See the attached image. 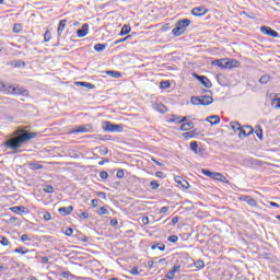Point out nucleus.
<instances>
[{
    "label": "nucleus",
    "instance_id": "51",
    "mask_svg": "<svg viewBox=\"0 0 280 280\" xmlns=\"http://www.w3.org/2000/svg\"><path fill=\"white\" fill-rule=\"evenodd\" d=\"M116 176H117L118 178H124V176H125L124 168H119V170L117 171V173H116Z\"/></svg>",
    "mask_w": 280,
    "mask_h": 280
},
{
    "label": "nucleus",
    "instance_id": "19",
    "mask_svg": "<svg viewBox=\"0 0 280 280\" xmlns=\"http://www.w3.org/2000/svg\"><path fill=\"white\" fill-rule=\"evenodd\" d=\"M182 137L184 139H194L198 137V129H192L191 131L184 132L182 133Z\"/></svg>",
    "mask_w": 280,
    "mask_h": 280
},
{
    "label": "nucleus",
    "instance_id": "57",
    "mask_svg": "<svg viewBox=\"0 0 280 280\" xmlns=\"http://www.w3.org/2000/svg\"><path fill=\"white\" fill-rule=\"evenodd\" d=\"M155 176H156V178H165V173H163V172H161V171H158V172L155 173Z\"/></svg>",
    "mask_w": 280,
    "mask_h": 280
},
{
    "label": "nucleus",
    "instance_id": "23",
    "mask_svg": "<svg viewBox=\"0 0 280 280\" xmlns=\"http://www.w3.org/2000/svg\"><path fill=\"white\" fill-rule=\"evenodd\" d=\"M179 130H182L183 132H187V130H194V122H183L182 126L179 127Z\"/></svg>",
    "mask_w": 280,
    "mask_h": 280
},
{
    "label": "nucleus",
    "instance_id": "14",
    "mask_svg": "<svg viewBox=\"0 0 280 280\" xmlns=\"http://www.w3.org/2000/svg\"><path fill=\"white\" fill-rule=\"evenodd\" d=\"M67 27V20H61L59 21V25H58V28H57V36H58V39L61 38L62 36V33L65 32V28Z\"/></svg>",
    "mask_w": 280,
    "mask_h": 280
},
{
    "label": "nucleus",
    "instance_id": "27",
    "mask_svg": "<svg viewBox=\"0 0 280 280\" xmlns=\"http://www.w3.org/2000/svg\"><path fill=\"white\" fill-rule=\"evenodd\" d=\"M14 253H19L20 255H27V253H36V250L35 249L30 250L25 247H19L14 249Z\"/></svg>",
    "mask_w": 280,
    "mask_h": 280
},
{
    "label": "nucleus",
    "instance_id": "4",
    "mask_svg": "<svg viewBox=\"0 0 280 280\" xmlns=\"http://www.w3.org/2000/svg\"><path fill=\"white\" fill-rule=\"evenodd\" d=\"M102 128L104 132H124V125L113 124L108 120L103 121Z\"/></svg>",
    "mask_w": 280,
    "mask_h": 280
},
{
    "label": "nucleus",
    "instance_id": "25",
    "mask_svg": "<svg viewBox=\"0 0 280 280\" xmlns=\"http://www.w3.org/2000/svg\"><path fill=\"white\" fill-rule=\"evenodd\" d=\"M129 32H132V27H130V25H128V24H125V25L121 27V30H120L118 36H126V35H128Z\"/></svg>",
    "mask_w": 280,
    "mask_h": 280
},
{
    "label": "nucleus",
    "instance_id": "62",
    "mask_svg": "<svg viewBox=\"0 0 280 280\" xmlns=\"http://www.w3.org/2000/svg\"><path fill=\"white\" fill-rule=\"evenodd\" d=\"M30 240V235H27V234H23L22 236H21V241L22 242H27Z\"/></svg>",
    "mask_w": 280,
    "mask_h": 280
},
{
    "label": "nucleus",
    "instance_id": "47",
    "mask_svg": "<svg viewBox=\"0 0 280 280\" xmlns=\"http://www.w3.org/2000/svg\"><path fill=\"white\" fill-rule=\"evenodd\" d=\"M167 240L172 244H176V242H178V237L176 235H171V236L167 237Z\"/></svg>",
    "mask_w": 280,
    "mask_h": 280
},
{
    "label": "nucleus",
    "instance_id": "64",
    "mask_svg": "<svg viewBox=\"0 0 280 280\" xmlns=\"http://www.w3.org/2000/svg\"><path fill=\"white\" fill-rule=\"evenodd\" d=\"M272 102H278V104H276L275 108H280V97L273 98Z\"/></svg>",
    "mask_w": 280,
    "mask_h": 280
},
{
    "label": "nucleus",
    "instance_id": "17",
    "mask_svg": "<svg viewBox=\"0 0 280 280\" xmlns=\"http://www.w3.org/2000/svg\"><path fill=\"white\" fill-rule=\"evenodd\" d=\"M237 65H240V61L235 59H231V60L225 59L224 69H235Z\"/></svg>",
    "mask_w": 280,
    "mask_h": 280
},
{
    "label": "nucleus",
    "instance_id": "32",
    "mask_svg": "<svg viewBox=\"0 0 280 280\" xmlns=\"http://www.w3.org/2000/svg\"><path fill=\"white\" fill-rule=\"evenodd\" d=\"M225 59H217L212 61V65L215 67H220V69H224Z\"/></svg>",
    "mask_w": 280,
    "mask_h": 280
},
{
    "label": "nucleus",
    "instance_id": "11",
    "mask_svg": "<svg viewBox=\"0 0 280 280\" xmlns=\"http://www.w3.org/2000/svg\"><path fill=\"white\" fill-rule=\"evenodd\" d=\"M71 132L72 133H75V132H93V127L90 124L81 125V126H78L75 129H73Z\"/></svg>",
    "mask_w": 280,
    "mask_h": 280
},
{
    "label": "nucleus",
    "instance_id": "34",
    "mask_svg": "<svg viewBox=\"0 0 280 280\" xmlns=\"http://www.w3.org/2000/svg\"><path fill=\"white\" fill-rule=\"evenodd\" d=\"M96 213L98 215H110V212L108 211V209H106V207H101Z\"/></svg>",
    "mask_w": 280,
    "mask_h": 280
},
{
    "label": "nucleus",
    "instance_id": "49",
    "mask_svg": "<svg viewBox=\"0 0 280 280\" xmlns=\"http://www.w3.org/2000/svg\"><path fill=\"white\" fill-rule=\"evenodd\" d=\"M97 198H102V200H106V192L104 191H96Z\"/></svg>",
    "mask_w": 280,
    "mask_h": 280
},
{
    "label": "nucleus",
    "instance_id": "41",
    "mask_svg": "<svg viewBox=\"0 0 280 280\" xmlns=\"http://www.w3.org/2000/svg\"><path fill=\"white\" fill-rule=\"evenodd\" d=\"M149 187H151V189L156 190L161 187V184L159 183V180H152L149 185Z\"/></svg>",
    "mask_w": 280,
    "mask_h": 280
},
{
    "label": "nucleus",
    "instance_id": "28",
    "mask_svg": "<svg viewBox=\"0 0 280 280\" xmlns=\"http://www.w3.org/2000/svg\"><path fill=\"white\" fill-rule=\"evenodd\" d=\"M230 126L232 130H234V132H237V130L241 132L242 130V125L240 124V121H231Z\"/></svg>",
    "mask_w": 280,
    "mask_h": 280
},
{
    "label": "nucleus",
    "instance_id": "22",
    "mask_svg": "<svg viewBox=\"0 0 280 280\" xmlns=\"http://www.w3.org/2000/svg\"><path fill=\"white\" fill-rule=\"evenodd\" d=\"M9 65H10V67H14L15 69H23V67H25V61L12 60Z\"/></svg>",
    "mask_w": 280,
    "mask_h": 280
},
{
    "label": "nucleus",
    "instance_id": "61",
    "mask_svg": "<svg viewBox=\"0 0 280 280\" xmlns=\"http://www.w3.org/2000/svg\"><path fill=\"white\" fill-rule=\"evenodd\" d=\"M190 118V116H185V117H183L182 119H179L178 121H177V124H185V121H187V119H189Z\"/></svg>",
    "mask_w": 280,
    "mask_h": 280
},
{
    "label": "nucleus",
    "instance_id": "54",
    "mask_svg": "<svg viewBox=\"0 0 280 280\" xmlns=\"http://www.w3.org/2000/svg\"><path fill=\"white\" fill-rule=\"evenodd\" d=\"M71 275V272H69V271H62L61 273H60V277H62L63 279H69V276Z\"/></svg>",
    "mask_w": 280,
    "mask_h": 280
},
{
    "label": "nucleus",
    "instance_id": "6",
    "mask_svg": "<svg viewBox=\"0 0 280 280\" xmlns=\"http://www.w3.org/2000/svg\"><path fill=\"white\" fill-rule=\"evenodd\" d=\"M261 34H266V36H271V38H280L279 32L272 30L270 26H261Z\"/></svg>",
    "mask_w": 280,
    "mask_h": 280
},
{
    "label": "nucleus",
    "instance_id": "40",
    "mask_svg": "<svg viewBox=\"0 0 280 280\" xmlns=\"http://www.w3.org/2000/svg\"><path fill=\"white\" fill-rule=\"evenodd\" d=\"M106 47H108V44H95L94 45V49L96 51H104V49H106Z\"/></svg>",
    "mask_w": 280,
    "mask_h": 280
},
{
    "label": "nucleus",
    "instance_id": "60",
    "mask_svg": "<svg viewBox=\"0 0 280 280\" xmlns=\"http://www.w3.org/2000/svg\"><path fill=\"white\" fill-rule=\"evenodd\" d=\"M170 211V207L165 206L160 209V213H167Z\"/></svg>",
    "mask_w": 280,
    "mask_h": 280
},
{
    "label": "nucleus",
    "instance_id": "12",
    "mask_svg": "<svg viewBox=\"0 0 280 280\" xmlns=\"http://www.w3.org/2000/svg\"><path fill=\"white\" fill-rule=\"evenodd\" d=\"M89 34V23H84L81 28L77 30L78 38H84Z\"/></svg>",
    "mask_w": 280,
    "mask_h": 280
},
{
    "label": "nucleus",
    "instance_id": "39",
    "mask_svg": "<svg viewBox=\"0 0 280 280\" xmlns=\"http://www.w3.org/2000/svg\"><path fill=\"white\" fill-rule=\"evenodd\" d=\"M151 248H152V250H156V248H158L159 250L163 252V250H165V244L156 243V244L152 245Z\"/></svg>",
    "mask_w": 280,
    "mask_h": 280
},
{
    "label": "nucleus",
    "instance_id": "1",
    "mask_svg": "<svg viewBox=\"0 0 280 280\" xmlns=\"http://www.w3.org/2000/svg\"><path fill=\"white\" fill-rule=\"evenodd\" d=\"M38 133L27 131L26 129L19 128L16 131L13 132V137L7 139L3 142V148L5 150H12V154H19L21 150L20 148H23L27 141H32V139H35Z\"/></svg>",
    "mask_w": 280,
    "mask_h": 280
},
{
    "label": "nucleus",
    "instance_id": "15",
    "mask_svg": "<svg viewBox=\"0 0 280 280\" xmlns=\"http://www.w3.org/2000/svg\"><path fill=\"white\" fill-rule=\"evenodd\" d=\"M58 212L60 213V215H71V213L73 212V206L61 207L58 209Z\"/></svg>",
    "mask_w": 280,
    "mask_h": 280
},
{
    "label": "nucleus",
    "instance_id": "46",
    "mask_svg": "<svg viewBox=\"0 0 280 280\" xmlns=\"http://www.w3.org/2000/svg\"><path fill=\"white\" fill-rule=\"evenodd\" d=\"M100 178H102V180H106L108 178V172L106 171L100 172Z\"/></svg>",
    "mask_w": 280,
    "mask_h": 280
},
{
    "label": "nucleus",
    "instance_id": "55",
    "mask_svg": "<svg viewBox=\"0 0 280 280\" xmlns=\"http://www.w3.org/2000/svg\"><path fill=\"white\" fill-rule=\"evenodd\" d=\"M79 218H81V220H89V214L88 212H82L79 214Z\"/></svg>",
    "mask_w": 280,
    "mask_h": 280
},
{
    "label": "nucleus",
    "instance_id": "52",
    "mask_svg": "<svg viewBox=\"0 0 280 280\" xmlns=\"http://www.w3.org/2000/svg\"><path fill=\"white\" fill-rule=\"evenodd\" d=\"M178 121H180V117L178 116H173V118L170 119L171 124H178Z\"/></svg>",
    "mask_w": 280,
    "mask_h": 280
},
{
    "label": "nucleus",
    "instance_id": "48",
    "mask_svg": "<svg viewBox=\"0 0 280 280\" xmlns=\"http://www.w3.org/2000/svg\"><path fill=\"white\" fill-rule=\"evenodd\" d=\"M43 219L46 221V222H49V220H51V213L49 212H44L43 214Z\"/></svg>",
    "mask_w": 280,
    "mask_h": 280
},
{
    "label": "nucleus",
    "instance_id": "30",
    "mask_svg": "<svg viewBox=\"0 0 280 280\" xmlns=\"http://www.w3.org/2000/svg\"><path fill=\"white\" fill-rule=\"evenodd\" d=\"M201 174H203V176H208L209 178H215V172H211V171H209V170H207V168H202L201 170Z\"/></svg>",
    "mask_w": 280,
    "mask_h": 280
},
{
    "label": "nucleus",
    "instance_id": "29",
    "mask_svg": "<svg viewBox=\"0 0 280 280\" xmlns=\"http://www.w3.org/2000/svg\"><path fill=\"white\" fill-rule=\"evenodd\" d=\"M28 167H30V170L36 171V170H44L45 166H43L42 164L36 163V162H31L28 164Z\"/></svg>",
    "mask_w": 280,
    "mask_h": 280
},
{
    "label": "nucleus",
    "instance_id": "2",
    "mask_svg": "<svg viewBox=\"0 0 280 280\" xmlns=\"http://www.w3.org/2000/svg\"><path fill=\"white\" fill-rule=\"evenodd\" d=\"M191 25V20L183 19L176 22L175 28L172 30V34L175 36H183L187 32V26Z\"/></svg>",
    "mask_w": 280,
    "mask_h": 280
},
{
    "label": "nucleus",
    "instance_id": "5",
    "mask_svg": "<svg viewBox=\"0 0 280 280\" xmlns=\"http://www.w3.org/2000/svg\"><path fill=\"white\" fill-rule=\"evenodd\" d=\"M194 78H196V80H198V82H200V84H202V86H205L206 89H211V86H213V84L211 83V81L209 80V78L205 77V75H200L198 73H192Z\"/></svg>",
    "mask_w": 280,
    "mask_h": 280
},
{
    "label": "nucleus",
    "instance_id": "10",
    "mask_svg": "<svg viewBox=\"0 0 280 280\" xmlns=\"http://www.w3.org/2000/svg\"><path fill=\"white\" fill-rule=\"evenodd\" d=\"M207 12H209V10H207V8H205V7H195L191 10V14L194 16H205V14H207Z\"/></svg>",
    "mask_w": 280,
    "mask_h": 280
},
{
    "label": "nucleus",
    "instance_id": "56",
    "mask_svg": "<svg viewBox=\"0 0 280 280\" xmlns=\"http://www.w3.org/2000/svg\"><path fill=\"white\" fill-rule=\"evenodd\" d=\"M141 222H142V224L148 225V224H150V218L142 217Z\"/></svg>",
    "mask_w": 280,
    "mask_h": 280
},
{
    "label": "nucleus",
    "instance_id": "59",
    "mask_svg": "<svg viewBox=\"0 0 280 280\" xmlns=\"http://www.w3.org/2000/svg\"><path fill=\"white\" fill-rule=\"evenodd\" d=\"M109 224L110 226H117V224H119V221H117V219H112Z\"/></svg>",
    "mask_w": 280,
    "mask_h": 280
},
{
    "label": "nucleus",
    "instance_id": "45",
    "mask_svg": "<svg viewBox=\"0 0 280 280\" xmlns=\"http://www.w3.org/2000/svg\"><path fill=\"white\" fill-rule=\"evenodd\" d=\"M43 191H45V194H54V186L45 185Z\"/></svg>",
    "mask_w": 280,
    "mask_h": 280
},
{
    "label": "nucleus",
    "instance_id": "9",
    "mask_svg": "<svg viewBox=\"0 0 280 280\" xmlns=\"http://www.w3.org/2000/svg\"><path fill=\"white\" fill-rule=\"evenodd\" d=\"M242 202H246L249 207H257V200L253 196L243 195L240 197Z\"/></svg>",
    "mask_w": 280,
    "mask_h": 280
},
{
    "label": "nucleus",
    "instance_id": "35",
    "mask_svg": "<svg viewBox=\"0 0 280 280\" xmlns=\"http://www.w3.org/2000/svg\"><path fill=\"white\" fill-rule=\"evenodd\" d=\"M272 78L268 74H264L260 79H259V83L260 84H268V82L271 80Z\"/></svg>",
    "mask_w": 280,
    "mask_h": 280
},
{
    "label": "nucleus",
    "instance_id": "7",
    "mask_svg": "<svg viewBox=\"0 0 280 280\" xmlns=\"http://www.w3.org/2000/svg\"><path fill=\"white\" fill-rule=\"evenodd\" d=\"M190 150L191 152H194L195 154H198L199 156L205 155V149L198 147V141L190 142Z\"/></svg>",
    "mask_w": 280,
    "mask_h": 280
},
{
    "label": "nucleus",
    "instance_id": "43",
    "mask_svg": "<svg viewBox=\"0 0 280 280\" xmlns=\"http://www.w3.org/2000/svg\"><path fill=\"white\" fill-rule=\"evenodd\" d=\"M195 268H198V270H202V268H205V261L203 260H196L195 261Z\"/></svg>",
    "mask_w": 280,
    "mask_h": 280
},
{
    "label": "nucleus",
    "instance_id": "50",
    "mask_svg": "<svg viewBox=\"0 0 280 280\" xmlns=\"http://www.w3.org/2000/svg\"><path fill=\"white\" fill-rule=\"evenodd\" d=\"M65 235H67V237H71L73 235V229L71 228L66 229Z\"/></svg>",
    "mask_w": 280,
    "mask_h": 280
},
{
    "label": "nucleus",
    "instance_id": "24",
    "mask_svg": "<svg viewBox=\"0 0 280 280\" xmlns=\"http://www.w3.org/2000/svg\"><path fill=\"white\" fill-rule=\"evenodd\" d=\"M254 132H255L256 137H258V139L260 141L264 140V129L261 128V126H259V125L256 126L255 129H254Z\"/></svg>",
    "mask_w": 280,
    "mask_h": 280
},
{
    "label": "nucleus",
    "instance_id": "63",
    "mask_svg": "<svg viewBox=\"0 0 280 280\" xmlns=\"http://www.w3.org/2000/svg\"><path fill=\"white\" fill-rule=\"evenodd\" d=\"M100 205V199L92 200V207L96 208Z\"/></svg>",
    "mask_w": 280,
    "mask_h": 280
},
{
    "label": "nucleus",
    "instance_id": "37",
    "mask_svg": "<svg viewBox=\"0 0 280 280\" xmlns=\"http://www.w3.org/2000/svg\"><path fill=\"white\" fill-rule=\"evenodd\" d=\"M155 110H158L159 113H162V114L167 113L166 106L161 103L155 105Z\"/></svg>",
    "mask_w": 280,
    "mask_h": 280
},
{
    "label": "nucleus",
    "instance_id": "36",
    "mask_svg": "<svg viewBox=\"0 0 280 280\" xmlns=\"http://www.w3.org/2000/svg\"><path fill=\"white\" fill-rule=\"evenodd\" d=\"M172 88V82H170L168 80L166 81H161L160 82V89H171Z\"/></svg>",
    "mask_w": 280,
    "mask_h": 280
},
{
    "label": "nucleus",
    "instance_id": "16",
    "mask_svg": "<svg viewBox=\"0 0 280 280\" xmlns=\"http://www.w3.org/2000/svg\"><path fill=\"white\" fill-rule=\"evenodd\" d=\"M10 210L13 213H18L19 215H23V213H27V208L23 207V206H15L10 208Z\"/></svg>",
    "mask_w": 280,
    "mask_h": 280
},
{
    "label": "nucleus",
    "instance_id": "31",
    "mask_svg": "<svg viewBox=\"0 0 280 280\" xmlns=\"http://www.w3.org/2000/svg\"><path fill=\"white\" fill-rule=\"evenodd\" d=\"M106 75H110V78H121V72L115 70H107Z\"/></svg>",
    "mask_w": 280,
    "mask_h": 280
},
{
    "label": "nucleus",
    "instance_id": "38",
    "mask_svg": "<svg viewBox=\"0 0 280 280\" xmlns=\"http://www.w3.org/2000/svg\"><path fill=\"white\" fill-rule=\"evenodd\" d=\"M95 150H98L101 156H106V154H108V148L106 147H97Z\"/></svg>",
    "mask_w": 280,
    "mask_h": 280
},
{
    "label": "nucleus",
    "instance_id": "58",
    "mask_svg": "<svg viewBox=\"0 0 280 280\" xmlns=\"http://www.w3.org/2000/svg\"><path fill=\"white\" fill-rule=\"evenodd\" d=\"M130 275H139V267H133V268L130 270Z\"/></svg>",
    "mask_w": 280,
    "mask_h": 280
},
{
    "label": "nucleus",
    "instance_id": "21",
    "mask_svg": "<svg viewBox=\"0 0 280 280\" xmlns=\"http://www.w3.org/2000/svg\"><path fill=\"white\" fill-rule=\"evenodd\" d=\"M75 86H83L84 89H95V84L93 83H89V82H84V81H77L74 82Z\"/></svg>",
    "mask_w": 280,
    "mask_h": 280
},
{
    "label": "nucleus",
    "instance_id": "13",
    "mask_svg": "<svg viewBox=\"0 0 280 280\" xmlns=\"http://www.w3.org/2000/svg\"><path fill=\"white\" fill-rule=\"evenodd\" d=\"M176 272H180V265H175L165 276L166 279H174Z\"/></svg>",
    "mask_w": 280,
    "mask_h": 280
},
{
    "label": "nucleus",
    "instance_id": "33",
    "mask_svg": "<svg viewBox=\"0 0 280 280\" xmlns=\"http://www.w3.org/2000/svg\"><path fill=\"white\" fill-rule=\"evenodd\" d=\"M92 139H100L101 141H110V136H102V135H98V136H90Z\"/></svg>",
    "mask_w": 280,
    "mask_h": 280
},
{
    "label": "nucleus",
    "instance_id": "18",
    "mask_svg": "<svg viewBox=\"0 0 280 280\" xmlns=\"http://www.w3.org/2000/svg\"><path fill=\"white\" fill-rule=\"evenodd\" d=\"M175 183H177V185H180L183 189H187L189 187V182L185 180L180 176L175 177Z\"/></svg>",
    "mask_w": 280,
    "mask_h": 280
},
{
    "label": "nucleus",
    "instance_id": "44",
    "mask_svg": "<svg viewBox=\"0 0 280 280\" xmlns=\"http://www.w3.org/2000/svg\"><path fill=\"white\" fill-rule=\"evenodd\" d=\"M51 40V31L47 30L44 34V42L49 43Z\"/></svg>",
    "mask_w": 280,
    "mask_h": 280
},
{
    "label": "nucleus",
    "instance_id": "8",
    "mask_svg": "<svg viewBox=\"0 0 280 280\" xmlns=\"http://www.w3.org/2000/svg\"><path fill=\"white\" fill-rule=\"evenodd\" d=\"M255 132V129H253L249 125H244L241 127L240 137H250Z\"/></svg>",
    "mask_w": 280,
    "mask_h": 280
},
{
    "label": "nucleus",
    "instance_id": "53",
    "mask_svg": "<svg viewBox=\"0 0 280 280\" xmlns=\"http://www.w3.org/2000/svg\"><path fill=\"white\" fill-rule=\"evenodd\" d=\"M13 32L14 34H19V32H21V24H14Z\"/></svg>",
    "mask_w": 280,
    "mask_h": 280
},
{
    "label": "nucleus",
    "instance_id": "26",
    "mask_svg": "<svg viewBox=\"0 0 280 280\" xmlns=\"http://www.w3.org/2000/svg\"><path fill=\"white\" fill-rule=\"evenodd\" d=\"M214 180H219L220 183H226V185H231V182L226 179V176L221 173H217L214 176Z\"/></svg>",
    "mask_w": 280,
    "mask_h": 280
},
{
    "label": "nucleus",
    "instance_id": "20",
    "mask_svg": "<svg viewBox=\"0 0 280 280\" xmlns=\"http://www.w3.org/2000/svg\"><path fill=\"white\" fill-rule=\"evenodd\" d=\"M206 121L211 124V126H218L220 124V116L218 115H212L206 118Z\"/></svg>",
    "mask_w": 280,
    "mask_h": 280
},
{
    "label": "nucleus",
    "instance_id": "3",
    "mask_svg": "<svg viewBox=\"0 0 280 280\" xmlns=\"http://www.w3.org/2000/svg\"><path fill=\"white\" fill-rule=\"evenodd\" d=\"M190 103L194 106H198V104H200V106H211V104H213V96L210 94H206L202 96H191Z\"/></svg>",
    "mask_w": 280,
    "mask_h": 280
},
{
    "label": "nucleus",
    "instance_id": "42",
    "mask_svg": "<svg viewBox=\"0 0 280 280\" xmlns=\"http://www.w3.org/2000/svg\"><path fill=\"white\" fill-rule=\"evenodd\" d=\"M0 244L1 246H10V241L5 236L0 235Z\"/></svg>",
    "mask_w": 280,
    "mask_h": 280
}]
</instances>
